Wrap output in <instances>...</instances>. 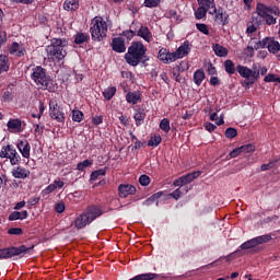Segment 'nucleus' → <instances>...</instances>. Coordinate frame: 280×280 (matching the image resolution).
<instances>
[{
    "label": "nucleus",
    "instance_id": "obj_29",
    "mask_svg": "<svg viewBox=\"0 0 280 280\" xmlns=\"http://www.w3.org/2000/svg\"><path fill=\"white\" fill-rule=\"evenodd\" d=\"M256 25H261V21H259V20H257V18L253 16L252 24L248 25L246 28V34H255V32H257Z\"/></svg>",
    "mask_w": 280,
    "mask_h": 280
},
{
    "label": "nucleus",
    "instance_id": "obj_59",
    "mask_svg": "<svg viewBox=\"0 0 280 280\" xmlns=\"http://www.w3.org/2000/svg\"><path fill=\"white\" fill-rule=\"evenodd\" d=\"M52 185H55L56 189H62V187H65V182H62L60 178H57L54 180Z\"/></svg>",
    "mask_w": 280,
    "mask_h": 280
},
{
    "label": "nucleus",
    "instance_id": "obj_42",
    "mask_svg": "<svg viewBox=\"0 0 280 280\" xmlns=\"http://www.w3.org/2000/svg\"><path fill=\"white\" fill-rule=\"evenodd\" d=\"M91 165H93V162L90 161V160H84L83 162H80L78 165H77V170H79V172H84V170L86 167H91Z\"/></svg>",
    "mask_w": 280,
    "mask_h": 280
},
{
    "label": "nucleus",
    "instance_id": "obj_14",
    "mask_svg": "<svg viewBox=\"0 0 280 280\" xmlns=\"http://www.w3.org/2000/svg\"><path fill=\"white\" fill-rule=\"evenodd\" d=\"M16 148L20 154H22L23 159H30L32 152V145H30V141L19 140Z\"/></svg>",
    "mask_w": 280,
    "mask_h": 280
},
{
    "label": "nucleus",
    "instance_id": "obj_11",
    "mask_svg": "<svg viewBox=\"0 0 280 280\" xmlns=\"http://www.w3.org/2000/svg\"><path fill=\"white\" fill-rule=\"evenodd\" d=\"M260 47L262 49H268L270 54H279L280 51V44L279 42L275 40L272 37H266L260 42Z\"/></svg>",
    "mask_w": 280,
    "mask_h": 280
},
{
    "label": "nucleus",
    "instance_id": "obj_36",
    "mask_svg": "<svg viewBox=\"0 0 280 280\" xmlns=\"http://www.w3.org/2000/svg\"><path fill=\"white\" fill-rule=\"evenodd\" d=\"M163 196V191H159L154 195H152L150 198H148L145 201H143L144 207H150V205H154L159 198Z\"/></svg>",
    "mask_w": 280,
    "mask_h": 280
},
{
    "label": "nucleus",
    "instance_id": "obj_37",
    "mask_svg": "<svg viewBox=\"0 0 280 280\" xmlns=\"http://www.w3.org/2000/svg\"><path fill=\"white\" fill-rule=\"evenodd\" d=\"M255 247H257V241L255 237L249 241H246L241 245L242 250H249V248H255Z\"/></svg>",
    "mask_w": 280,
    "mask_h": 280
},
{
    "label": "nucleus",
    "instance_id": "obj_35",
    "mask_svg": "<svg viewBox=\"0 0 280 280\" xmlns=\"http://www.w3.org/2000/svg\"><path fill=\"white\" fill-rule=\"evenodd\" d=\"M189 191V188L185 187L183 189L177 188L173 192L168 194L171 198H174L175 200H178L183 194H187Z\"/></svg>",
    "mask_w": 280,
    "mask_h": 280
},
{
    "label": "nucleus",
    "instance_id": "obj_8",
    "mask_svg": "<svg viewBox=\"0 0 280 280\" xmlns=\"http://www.w3.org/2000/svg\"><path fill=\"white\" fill-rule=\"evenodd\" d=\"M0 159H9L11 165H19V163H21V155L16 152V149L10 144L2 147Z\"/></svg>",
    "mask_w": 280,
    "mask_h": 280
},
{
    "label": "nucleus",
    "instance_id": "obj_30",
    "mask_svg": "<svg viewBox=\"0 0 280 280\" xmlns=\"http://www.w3.org/2000/svg\"><path fill=\"white\" fill-rule=\"evenodd\" d=\"M205 81V71L202 70H197L194 73V82L197 86H200L202 82Z\"/></svg>",
    "mask_w": 280,
    "mask_h": 280
},
{
    "label": "nucleus",
    "instance_id": "obj_10",
    "mask_svg": "<svg viewBox=\"0 0 280 280\" xmlns=\"http://www.w3.org/2000/svg\"><path fill=\"white\" fill-rule=\"evenodd\" d=\"M22 253H27V247H25V245L3 248L0 249V259H10V257H16V255H22Z\"/></svg>",
    "mask_w": 280,
    "mask_h": 280
},
{
    "label": "nucleus",
    "instance_id": "obj_56",
    "mask_svg": "<svg viewBox=\"0 0 280 280\" xmlns=\"http://www.w3.org/2000/svg\"><path fill=\"white\" fill-rule=\"evenodd\" d=\"M65 202L60 201L58 203H56L55 206V211H57V213H65Z\"/></svg>",
    "mask_w": 280,
    "mask_h": 280
},
{
    "label": "nucleus",
    "instance_id": "obj_54",
    "mask_svg": "<svg viewBox=\"0 0 280 280\" xmlns=\"http://www.w3.org/2000/svg\"><path fill=\"white\" fill-rule=\"evenodd\" d=\"M275 163H277V161H271L267 164H262L260 166L261 172H268V170H272V167H275Z\"/></svg>",
    "mask_w": 280,
    "mask_h": 280
},
{
    "label": "nucleus",
    "instance_id": "obj_18",
    "mask_svg": "<svg viewBox=\"0 0 280 280\" xmlns=\"http://www.w3.org/2000/svg\"><path fill=\"white\" fill-rule=\"evenodd\" d=\"M30 174H31L30 170L23 166H16L12 170L13 178L25 179V178H28Z\"/></svg>",
    "mask_w": 280,
    "mask_h": 280
},
{
    "label": "nucleus",
    "instance_id": "obj_55",
    "mask_svg": "<svg viewBox=\"0 0 280 280\" xmlns=\"http://www.w3.org/2000/svg\"><path fill=\"white\" fill-rule=\"evenodd\" d=\"M240 154H243L242 147L234 149L232 152H230V159H237Z\"/></svg>",
    "mask_w": 280,
    "mask_h": 280
},
{
    "label": "nucleus",
    "instance_id": "obj_44",
    "mask_svg": "<svg viewBox=\"0 0 280 280\" xmlns=\"http://www.w3.org/2000/svg\"><path fill=\"white\" fill-rule=\"evenodd\" d=\"M160 128L163 130V132H170L171 127H170V119L164 118L160 122Z\"/></svg>",
    "mask_w": 280,
    "mask_h": 280
},
{
    "label": "nucleus",
    "instance_id": "obj_13",
    "mask_svg": "<svg viewBox=\"0 0 280 280\" xmlns=\"http://www.w3.org/2000/svg\"><path fill=\"white\" fill-rule=\"evenodd\" d=\"M137 188L129 184H120L118 186V196L120 198H128V196H135Z\"/></svg>",
    "mask_w": 280,
    "mask_h": 280
},
{
    "label": "nucleus",
    "instance_id": "obj_34",
    "mask_svg": "<svg viewBox=\"0 0 280 280\" xmlns=\"http://www.w3.org/2000/svg\"><path fill=\"white\" fill-rule=\"evenodd\" d=\"M224 69L226 73H229V75H233V73H235V63L233 62V60L231 59L225 60Z\"/></svg>",
    "mask_w": 280,
    "mask_h": 280
},
{
    "label": "nucleus",
    "instance_id": "obj_40",
    "mask_svg": "<svg viewBox=\"0 0 280 280\" xmlns=\"http://www.w3.org/2000/svg\"><path fill=\"white\" fill-rule=\"evenodd\" d=\"M254 238L256 240L257 246H259L261 244H267V242H270V240H272V235L265 234V235L257 236V237H254Z\"/></svg>",
    "mask_w": 280,
    "mask_h": 280
},
{
    "label": "nucleus",
    "instance_id": "obj_9",
    "mask_svg": "<svg viewBox=\"0 0 280 280\" xmlns=\"http://www.w3.org/2000/svg\"><path fill=\"white\" fill-rule=\"evenodd\" d=\"M49 113H50L51 119H55L59 124H63L65 112L62 110V107L58 105V102H56L55 100H51L49 102Z\"/></svg>",
    "mask_w": 280,
    "mask_h": 280
},
{
    "label": "nucleus",
    "instance_id": "obj_47",
    "mask_svg": "<svg viewBox=\"0 0 280 280\" xmlns=\"http://www.w3.org/2000/svg\"><path fill=\"white\" fill-rule=\"evenodd\" d=\"M159 3L161 0H144L143 5L144 8H159Z\"/></svg>",
    "mask_w": 280,
    "mask_h": 280
},
{
    "label": "nucleus",
    "instance_id": "obj_60",
    "mask_svg": "<svg viewBox=\"0 0 280 280\" xmlns=\"http://www.w3.org/2000/svg\"><path fill=\"white\" fill-rule=\"evenodd\" d=\"M205 128L208 130V132H213V130H215L218 127L211 122H206Z\"/></svg>",
    "mask_w": 280,
    "mask_h": 280
},
{
    "label": "nucleus",
    "instance_id": "obj_16",
    "mask_svg": "<svg viewBox=\"0 0 280 280\" xmlns=\"http://www.w3.org/2000/svg\"><path fill=\"white\" fill-rule=\"evenodd\" d=\"M112 48L117 54H124L126 51V40L122 37H114L112 39Z\"/></svg>",
    "mask_w": 280,
    "mask_h": 280
},
{
    "label": "nucleus",
    "instance_id": "obj_31",
    "mask_svg": "<svg viewBox=\"0 0 280 280\" xmlns=\"http://www.w3.org/2000/svg\"><path fill=\"white\" fill-rule=\"evenodd\" d=\"M208 7L199 5L198 9L195 11L196 19H205L207 16V12H209Z\"/></svg>",
    "mask_w": 280,
    "mask_h": 280
},
{
    "label": "nucleus",
    "instance_id": "obj_51",
    "mask_svg": "<svg viewBox=\"0 0 280 280\" xmlns=\"http://www.w3.org/2000/svg\"><path fill=\"white\" fill-rule=\"evenodd\" d=\"M139 183L140 185H142V187H148V185H150V176L141 175L139 178Z\"/></svg>",
    "mask_w": 280,
    "mask_h": 280
},
{
    "label": "nucleus",
    "instance_id": "obj_19",
    "mask_svg": "<svg viewBox=\"0 0 280 280\" xmlns=\"http://www.w3.org/2000/svg\"><path fill=\"white\" fill-rule=\"evenodd\" d=\"M133 119L136 121V126H141L143 121H145V109L140 106H136Z\"/></svg>",
    "mask_w": 280,
    "mask_h": 280
},
{
    "label": "nucleus",
    "instance_id": "obj_2",
    "mask_svg": "<svg viewBox=\"0 0 280 280\" xmlns=\"http://www.w3.org/2000/svg\"><path fill=\"white\" fill-rule=\"evenodd\" d=\"M102 209L96 206H90L88 207L82 214H80L74 220V226L80 231L82 229H85L91 224V222H94V220H97L100 215H102Z\"/></svg>",
    "mask_w": 280,
    "mask_h": 280
},
{
    "label": "nucleus",
    "instance_id": "obj_33",
    "mask_svg": "<svg viewBox=\"0 0 280 280\" xmlns=\"http://www.w3.org/2000/svg\"><path fill=\"white\" fill-rule=\"evenodd\" d=\"M198 5H203V8H209L215 12V0H197Z\"/></svg>",
    "mask_w": 280,
    "mask_h": 280
},
{
    "label": "nucleus",
    "instance_id": "obj_41",
    "mask_svg": "<svg viewBox=\"0 0 280 280\" xmlns=\"http://www.w3.org/2000/svg\"><path fill=\"white\" fill-rule=\"evenodd\" d=\"M82 119H84V114L81 110L73 109L72 110V121H77L78 124H80V121H82Z\"/></svg>",
    "mask_w": 280,
    "mask_h": 280
},
{
    "label": "nucleus",
    "instance_id": "obj_24",
    "mask_svg": "<svg viewBox=\"0 0 280 280\" xmlns=\"http://www.w3.org/2000/svg\"><path fill=\"white\" fill-rule=\"evenodd\" d=\"M212 49L215 56H219L220 58H226V56H229V50L220 44L213 45Z\"/></svg>",
    "mask_w": 280,
    "mask_h": 280
},
{
    "label": "nucleus",
    "instance_id": "obj_57",
    "mask_svg": "<svg viewBox=\"0 0 280 280\" xmlns=\"http://www.w3.org/2000/svg\"><path fill=\"white\" fill-rule=\"evenodd\" d=\"M52 191H56V185L50 184L48 185L44 190L43 194H45L46 196L51 194Z\"/></svg>",
    "mask_w": 280,
    "mask_h": 280
},
{
    "label": "nucleus",
    "instance_id": "obj_48",
    "mask_svg": "<svg viewBox=\"0 0 280 280\" xmlns=\"http://www.w3.org/2000/svg\"><path fill=\"white\" fill-rule=\"evenodd\" d=\"M243 154H250V152H255V144H245L241 147Z\"/></svg>",
    "mask_w": 280,
    "mask_h": 280
},
{
    "label": "nucleus",
    "instance_id": "obj_53",
    "mask_svg": "<svg viewBox=\"0 0 280 280\" xmlns=\"http://www.w3.org/2000/svg\"><path fill=\"white\" fill-rule=\"evenodd\" d=\"M8 233L9 235H23V230L21 228H11Z\"/></svg>",
    "mask_w": 280,
    "mask_h": 280
},
{
    "label": "nucleus",
    "instance_id": "obj_7",
    "mask_svg": "<svg viewBox=\"0 0 280 280\" xmlns=\"http://www.w3.org/2000/svg\"><path fill=\"white\" fill-rule=\"evenodd\" d=\"M237 73L241 75V78H244L245 80V86L248 89L250 84H255L257 80H259V70L257 68H248L246 66L238 65L236 67Z\"/></svg>",
    "mask_w": 280,
    "mask_h": 280
},
{
    "label": "nucleus",
    "instance_id": "obj_21",
    "mask_svg": "<svg viewBox=\"0 0 280 280\" xmlns=\"http://www.w3.org/2000/svg\"><path fill=\"white\" fill-rule=\"evenodd\" d=\"M215 22L219 23V25H226L229 23V14H226V12L215 10Z\"/></svg>",
    "mask_w": 280,
    "mask_h": 280
},
{
    "label": "nucleus",
    "instance_id": "obj_28",
    "mask_svg": "<svg viewBox=\"0 0 280 280\" xmlns=\"http://www.w3.org/2000/svg\"><path fill=\"white\" fill-rule=\"evenodd\" d=\"M10 69V60L8 59V56L0 55V73H4Z\"/></svg>",
    "mask_w": 280,
    "mask_h": 280
},
{
    "label": "nucleus",
    "instance_id": "obj_15",
    "mask_svg": "<svg viewBox=\"0 0 280 280\" xmlns=\"http://www.w3.org/2000/svg\"><path fill=\"white\" fill-rule=\"evenodd\" d=\"M189 51H191V44H189V42H184V44L174 52L175 60H180L182 58H185V56H189Z\"/></svg>",
    "mask_w": 280,
    "mask_h": 280
},
{
    "label": "nucleus",
    "instance_id": "obj_17",
    "mask_svg": "<svg viewBox=\"0 0 280 280\" xmlns=\"http://www.w3.org/2000/svg\"><path fill=\"white\" fill-rule=\"evenodd\" d=\"M7 128L11 132H23V121L19 118L10 119L7 124Z\"/></svg>",
    "mask_w": 280,
    "mask_h": 280
},
{
    "label": "nucleus",
    "instance_id": "obj_1",
    "mask_svg": "<svg viewBox=\"0 0 280 280\" xmlns=\"http://www.w3.org/2000/svg\"><path fill=\"white\" fill-rule=\"evenodd\" d=\"M69 45L67 39L62 38H52L50 45L46 47V54L49 60L54 62H60L67 58L66 47Z\"/></svg>",
    "mask_w": 280,
    "mask_h": 280
},
{
    "label": "nucleus",
    "instance_id": "obj_23",
    "mask_svg": "<svg viewBox=\"0 0 280 280\" xmlns=\"http://www.w3.org/2000/svg\"><path fill=\"white\" fill-rule=\"evenodd\" d=\"M126 102L128 104H139V102H141V94H139V92H129L126 95Z\"/></svg>",
    "mask_w": 280,
    "mask_h": 280
},
{
    "label": "nucleus",
    "instance_id": "obj_6",
    "mask_svg": "<svg viewBox=\"0 0 280 280\" xmlns=\"http://www.w3.org/2000/svg\"><path fill=\"white\" fill-rule=\"evenodd\" d=\"M256 14L264 19L266 25H275L277 24V18L279 16V8L277 7H268L264 3H258L256 7Z\"/></svg>",
    "mask_w": 280,
    "mask_h": 280
},
{
    "label": "nucleus",
    "instance_id": "obj_45",
    "mask_svg": "<svg viewBox=\"0 0 280 280\" xmlns=\"http://www.w3.org/2000/svg\"><path fill=\"white\" fill-rule=\"evenodd\" d=\"M100 176H106V171L104 168H100L97 171H94L91 174V180H95L96 178H100Z\"/></svg>",
    "mask_w": 280,
    "mask_h": 280
},
{
    "label": "nucleus",
    "instance_id": "obj_43",
    "mask_svg": "<svg viewBox=\"0 0 280 280\" xmlns=\"http://www.w3.org/2000/svg\"><path fill=\"white\" fill-rule=\"evenodd\" d=\"M210 121H214L217 126H222V124H224V117L220 116V118H218V114L213 113L210 115Z\"/></svg>",
    "mask_w": 280,
    "mask_h": 280
},
{
    "label": "nucleus",
    "instance_id": "obj_25",
    "mask_svg": "<svg viewBox=\"0 0 280 280\" xmlns=\"http://www.w3.org/2000/svg\"><path fill=\"white\" fill-rule=\"evenodd\" d=\"M138 36H141L147 43H150L152 40V33L150 32V28L148 26H141L138 31Z\"/></svg>",
    "mask_w": 280,
    "mask_h": 280
},
{
    "label": "nucleus",
    "instance_id": "obj_63",
    "mask_svg": "<svg viewBox=\"0 0 280 280\" xmlns=\"http://www.w3.org/2000/svg\"><path fill=\"white\" fill-rule=\"evenodd\" d=\"M210 84H211L212 86H219V84H220V79H218V77H212V78H210Z\"/></svg>",
    "mask_w": 280,
    "mask_h": 280
},
{
    "label": "nucleus",
    "instance_id": "obj_39",
    "mask_svg": "<svg viewBox=\"0 0 280 280\" xmlns=\"http://www.w3.org/2000/svg\"><path fill=\"white\" fill-rule=\"evenodd\" d=\"M89 40V34L78 33L74 38L75 45H82Z\"/></svg>",
    "mask_w": 280,
    "mask_h": 280
},
{
    "label": "nucleus",
    "instance_id": "obj_61",
    "mask_svg": "<svg viewBox=\"0 0 280 280\" xmlns=\"http://www.w3.org/2000/svg\"><path fill=\"white\" fill-rule=\"evenodd\" d=\"M2 100H3V102L12 101V93H10V91L4 92L2 95Z\"/></svg>",
    "mask_w": 280,
    "mask_h": 280
},
{
    "label": "nucleus",
    "instance_id": "obj_62",
    "mask_svg": "<svg viewBox=\"0 0 280 280\" xmlns=\"http://www.w3.org/2000/svg\"><path fill=\"white\" fill-rule=\"evenodd\" d=\"M124 36H126V38H128L129 40H131L132 38H135V33H133L132 30L125 31V32H124Z\"/></svg>",
    "mask_w": 280,
    "mask_h": 280
},
{
    "label": "nucleus",
    "instance_id": "obj_5",
    "mask_svg": "<svg viewBox=\"0 0 280 280\" xmlns=\"http://www.w3.org/2000/svg\"><path fill=\"white\" fill-rule=\"evenodd\" d=\"M91 36L92 40H96L97 43H101V40H104L108 34V24L102 16H95L91 22Z\"/></svg>",
    "mask_w": 280,
    "mask_h": 280
},
{
    "label": "nucleus",
    "instance_id": "obj_12",
    "mask_svg": "<svg viewBox=\"0 0 280 280\" xmlns=\"http://www.w3.org/2000/svg\"><path fill=\"white\" fill-rule=\"evenodd\" d=\"M159 60L164 62V65H170L171 62H176V56L166 48H161L158 54Z\"/></svg>",
    "mask_w": 280,
    "mask_h": 280
},
{
    "label": "nucleus",
    "instance_id": "obj_27",
    "mask_svg": "<svg viewBox=\"0 0 280 280\" xmlns=\"http://www.w3.org/2000/svg\"><path fill=\"white\" fill-rule=\"evenodd\" d=\"M27 218V210H24L22 212L14 211L9 215L10 222H14V220H26Z\"/></svg>",
    "mask_w": 280,
    "mask_h": 280
},
{
    "label": "nucleus",
    "instance_id": "obj_52",
    "mask_svg": "<svg viewBox=\"0 0 280 280\" xmlns=\"http://www.w3.org/2000/svg\"><path fill=\"white\" fill-rule=\"evenodd\" d=\"M265 82H280L279 77L277 74H267L264 79Z\"/></svg>",
    "mask_w": 280,
    "mask_h": 280
},
{
    "label": "nucleus",
    "instance_id": "obj_22",
    "mask_svg": "<svg viewBox=\"0 0 280 280\" xmlns=\"http://www.w3.org/2000/svg\"><path fill=\"white\" fill-rule=\"evenodd\" d=\"M80 8V0H66L63 2V10L68 12H73Z\"/></svg>",
    "mask_w": 280,
    "mask_h": 280
},
{
    "label": "nucleus",
    "instance_id": "obj_38",
    "mask_svg": "<svg viewBox=\"0 0 280 280\" xmlns=\"http://www.w3.org/2000/svg\"><path fill=\"white\" fill-rule=\"evenodd\" d=\"M162 138L159 135L152 136L148 141V145L151 148H158L161 145Z\"/></svg>",
    "mask_w": 280,
    "mask_h": 280
},
{
    "label": "nucleus",
    "instance_id": "obj_26",
    "mask_svg": "<svg viewBox=\"0 0 280 280\" xmlns=\"http://www.w3.org/2000/svg\"><path fill=\"white\" fill-rule=\"evenodd\" d=\"M200 174H202V172L197 171V172L188 173L185 176H182V179L184 180V185H189V183H192V180H196V178H198Z\"/></svg>",
    "mask_w": 280,
    "mask_h": 280
},
{
    "label": "nucleus",
    "instance_id": "obj_20",
    "mask_svg": "<svg viewBox=\"0 0 280 280\" xmlns=\"http://www.w3.org/2000/svg\"><path fill=\"white\" fill-rule=\"evenodd\" d=\"M9 52L12 56H18L19 58H21V56H25V47H23V45L19 43H13L9 48Z\"/></svg>",
    "mask_w": 280,
    "mask_h": 280
},
{
    "label": "nucleus",
    "instance_id": "obj_49",
    "mask_svg": "<svg viewBox=\"0 0 280 280\" xmlns=\"http://www.w3.org/2000/svg\"><path fill=\"white\" fill-rule=\"evenodd\" d=\"M38 108H39L38 114H32V117L34 119H40V117H43V113H45V104L43 102H39Z\"/></svg>",
    "mask_w": 280,
    "mask_h": 280
},
{
    "label": "nucleus",
    "instance_id": "obj_64",
    "mask_svg": "<svg viewBox=\"0 0 280 280\" xmlns=\"http://www.w3.org/2000/svg\"><path fill=\"white\" fill-rule=\"evenodd\" d=\"M174 187H183V185H185V182L183 179V177H179L178 179H176L174 183H173Z\"/></svg>",
    "mask_w": 280,
    "mask_h": 280
},
{
    "label": "nucleus",
    "instance_id": "obj_50",
    "mask_svg": "<svg viewBox=\"0 0 280 280\" xmlns=\"http://www.w3.org/2000/svg\"><path fill=\"white\" fill-rule=\"evenodd\" d=\"M196 27L199 32H201V34H205L206 36H209V27L207 26V24L197 23Z\"/></svg>",
    "mask_w": 280,
    "mask_h": 280
},
{
    "label": "nucleus",
    "instance_id": "obj_3",
    "mask_svg": "<svg viewBox=\"0 0 280 280\" xmlns=\"http://www.w3.org/2000/svg\"><path fill=\"white\" fill-rule=\"evenodd\" d=\"M145 46L141 42H135L131 44V46L128 48L127 54L125 55V60L128 62V65H131V67H137L141 60H143V57L145 56Z\"/></svg>",
    "mask_w": 280,
    "mask_h": 280
},
{
    "label": "nucleus",
    "instance_id": "obj_58",
    "mask_svg": "<svg viewBox=\"0 0 280 280\" xmlns=\"http://www.w3.org/2000/svg\"><path fill=\"white\" fill-rule=\"evenodd\" d=\"M92 122L94 124V126H100V124L104 122V117H102V116H94L92 118Z\"/></svg>",
    "mask_w": 280,
    "mask_h": 280
},
{
    "label": "nucleus",
    "instance_id": "obj_46",
    "mask_svg": "<svg viewBox=\"0 0 280 280\" xmlns=\"http://www.w3.org/2000/svg\"><path fill=\"white\" fill-rule=\"evenodd\" d=\"M225 137L226 139H235V137H237V129L232 127L228 128L225 130Z\"/></svg>",
    "mask_w": 280,
    "mask_h": 280
},
{
    "label": "nucleus",
    "instance_id": "obj_32",
    "mask_svg": "<svg viewBox=\"0 0 280 280\" xmlns=\"http://www.w3.org/2000/svg\"><path fill=\"white\" fill-rule=\"evenodd\" d=\"M115 93H117V88L109 86L104 90L103 96L105 97V100H107V102H110V98L115 97Z\"/></svg>",
    "mask_w": 280,
    "mask_h": 280
},
{
    "label": "nucleus",
    "instance_id": "obj_4",
    "mask_svg": "<svg viewBox=\"0 0 280 280\" xmlns=\"http://www.w3.org/2000/svg\"><path fill=\"white\" fill-rule=\"evenodd\" d=\"M31 78L38 89H43L44 91H54V81H51V78L47 75V71L43 67L34 68Z\"/></svg>",
    "mask_w": 280,
    "mask_h": 280
}]
</instances>
